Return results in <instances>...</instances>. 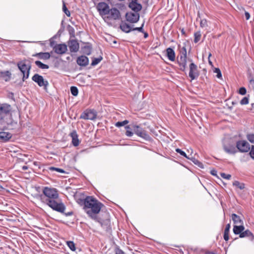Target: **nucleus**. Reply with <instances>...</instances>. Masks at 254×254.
<instances>
[{
	"instance_id": "7ed1b4c3",
	"label": "nucleus",
	"mask_w": 254,
	"mask_h": 254,
	"mask_svg": "<svg viewBox=\"0 0 254 254\" xmlns=\"http://www.w3.org/2000/svg\"><path fill=\"white\" fill-rule=\"evenodd\" d=\"M17 65L18 69L23 74L22 80L24 81L25 79L29 77L31 65L30 64L27 65L25 63V60L19 62Z\"/></svg>"
},
{
	"instance_id": "f257e3e1",
	"label": "nucleus",
	"mask_w": 254,
	"mask_h": 254,
	"mask_svg": "<svg viewBox=\"0 0 254 254\" xmlns=\"http://www.w3.org/2000/svg\"><path fill=\"white\" fill-rule=\"evenodd\" d=\"M43 194L40 195V199L42 202L47 205L53 210L64 214L65 216H71L73 214L72 211L64 212L65 206L60 198L57 190L55 188L45 187L42 190Z\"/></svg>"
},
{
	"instance_id": "bf43d9fd",
	"label": "nucleus",
	"mask_w": 254,
	"mask_h": 254,
	"mask_svg": "<svg viewBox=\"0 0 254 254\" xmlns=\"http://www.w3.org/2000/svg\"><path fill=\"white\" fill-rule=\"evenodd\" d=\"M211 174L213 175H215L216 174L213 171L211 172Z\"/></svg>"
},
{
	"instance_id": "0eeeda50",
	"label": "nucleus",
	"mask_w": 254,
	"mask_h": 254,
	"mask_svg": "<svg viewBox=\"0 0 254 254\" xmlns=\"http://www.w3.org/2000/svg\"><path fill=\"white\" fill-rule=\"evenodd\" d=\"M236 148L241 152H248L250 149V145L246 140H239L236 143Z\"/></svg>"
},
{
	"instance_id": "6ab92c4d",
	"label": "nucleus",
	"mask_w": 254,
	"mask_h": 254,
	"mask_svg": "<svg viewBox=\"0 0 254 254\" xmlns=\"http://www.w3.org/2000/svg\"><path fill=\"white\" fill-rule=\"evenodd\" d=\"M239 237L241 238L247 237L251 241H254V234L248 229L245 231L244 230L242 233H241L239 235Z\"/></svg>"
},
{
	"instance_id": "052dcab7",
	"label": "nucleus",
	"mask_w": 254,
	"mask_h": 254,
	"mask_svg": "<svg viewBox=\"0 0 254 254\" xmlns=\"http://www.w3.org/2000/svg\"><path fill=\"white\" fill-rule=\"evenodd\" d=\"M211 56V54L209 53L208 55V59L210 58V57Z\"/></svg>"
},
{
	"instance_id": "2f4dec72",
	"label": "nucleus",
	"mask_w": 254,
	"mask_h": 254,
	"mask_svg": "<svg viewBox=\"0 0 254 254\" xmlns=\"http://www.w3.org/2000/svg\"><path fill=\"white\" fill-rule=\"evenodd\" d=\"M35 64L41 69H48L49 66L48 65L42 63L39 61H36L35 62Z\"/></svg>"
},
{
	"instance_id": "b1692460",
	"label": "nucleus",
	"mask_w": 254,
	"mask_h": 254,
	"mask_svg": "<svg viewBox=\"0 0 254 254\" xmlns=\"http://www.w3.org/2000/svg\"><path fill=\"white\" fill-rule=\"evenodd\" d=\"M70 136L72 138V143L73 146H77L79 144V141L78 138V135L75 130L72 131L70 133Z\"/></svg>"
},
{
	"instance_id": "f3484780",
	"label": "nucleus",
	"mask_w": 254,
	"mask_h": 254,
	"mask_svg": "<svg viewBox=\"0 0 254 254\" xmlns=\"http://www.w3.org/2000/svg\"><path fill=\"white\" fill-rule=\"evenodd\" d=\"M77 64L81 66H86L89 64V59L85 56H80L76 59Z\"/></svg>"
},
{
	"instance_id": "37998d69",
	"label": "nucleus",
	"mask_w": 254,
	"mask_h": 254,
	"mask_svg": "<svg viewBox=\"0 0 254 254\" xmlns=\"http://www.w3.org/2000/svg\"><path fill=\"white\" fill-rule=\"evenodd\" d=\"M176 151L177 153H179L181 155L186 157V158L190 159V158L187 155L186 153L184 151H182L181 149L179 148H177L176 149Z\"/></svg>"
},
{
	"instance_id": "39448f33",
	"label": "nucleus",
	"mask_w": 254,
	"mask_h": 254,
	"mask_svg": "<svg viewBox=\"0 0 254 254\" xmlns=\"http://www.w3.org/2000/svg\"><path fill=\"white\" fill-rule=\"evenodd\" d=\"M12 110L11 106L6 103L0 105V121L3 119L5 116L10 113Z\"/></svg>"
},
{
	"instance_id": "f8f14e48",
	"label": "nucleus",
	"mask_w": 254,
	"mask_h": 254,
	"mask_svg": "<svg viewBox=\"0 0 254 254\" xmlns=\"http://www.w3.org/2000/svg\"><path fill=\"white\" fill-rule=\"evenodd\" d=\"M94 220L99 223L101 227L106 231H108L111 230L110 220L109 218L103 220L97 216V220L96 219Z\"/></svg>"
},
{
	"instance_id": "e433bc0d",
	"label": "nucleus",
	"mask_w": 254,
	"mask_h": 254,
	"mask_svg": "<svg viewBox=\"0 0 254 254\" xmlns=\"http://www.w3.org/2000/svg\"><path fill=\"white\" fill-rule=\"evenodd\" d=\"M190 159L195 165H197L199 167L201 168H203V165L198 160L193 157L190 158Z\"/></svg>"
},
{
	"instance_id": "680f3d73",
	"label": "nucleus",
	"mask_w": 254,
	"mask_h": 254,
	"mask_svg": "<svg viewBox=\"0 0 254 254\" xmlns=\"http://www.w3.org/2000/svg\"><path fill=\"white\" fill-rule=\"evenodd\" d=\"M209 63L210 64H212V62H211L210 61H209Z\"/></svg>"
},
{
	"instance_id": "9d476101",
	"label": "nucleus",
	"mask_w": 254,
	"mask_h": 254,
	"mask_svg": "<svg viewBox=\"0 0 254 254\" xmlns=\"http://www.w3.org/2000/svg\"><path fill=\"white\" fill-rule=\"evenodd\" d=\"M97 8L101 15H107L110 12L109 6L105 2H99Z\"/></svg>"
},
{
	"instance_id": "3c124183",
	"label": "nucleus",
	"mask_w": 254,
	"mask_h": 254,
	"mask_svg": "<svg viewBox=\"0 0 254 254\" xmlns=\"http://www.w3.org/2000/svg\"><path fill=\"white\" fill-rule=\"evenodd\" d=\"M223 237L225 241H228L229 239V233L224 232Z\"/></svg>"
},
{
	"instance_id": "aec40b11",
	"label": "nucleus",
	"mask_w": 254,
	"mask_h": 254,
	"mask_svg": "<svg viewBox=\"0 0 254 254\" xmlns=\"http://www.w3.org/2000/svg\"><path fill=\"white\" fill-rule=\"evenodd\" d=\"M32 56L37 57L41 60H47L50 58L51 55L48 52H40L33 54Z\"/></svg>"
},
{
	"instance_id": "a18cd8bd",
	"label": "nucleus",
	"mask_w": 254,
	"mask_h": 254,
	"mask_svg": "<svg viewBox=\"0 0 254 254\" xmlns=\"http://www.w3.org/2000/svg\"><path fill=\"white\" fill-rule=\"evenodd\" d=\"M143 26H144V23L141 25V26L139 27H135V28H133L132 29V30L133 31H138L140 32H144V30H143Z\"/></svg>"
},
{
	"instance_id": "20e7f679",
	"label": "nucleus",
	"mask_w": 254,
	"mask_h": 254,
	"mask_svg": "<svg viewBox=\"0 0 254 254\" xmlns=\"http://www.w3.org/2000/svg\"><path fill=\"white\" fill-rule=\"evenodd\" d=\"M133 131L137 135L145 140H149L151 137L147 133L146 131L140 127L139 126L133 125Z\"/></svg>"
},
{
	"instance_id": "423d86ee",
	"label": "nucleus",
	"mask_w": 254,
	"mask_h": 254,
	"mask_svg": "<svg viewBox=\"0 0 254 254\" xmlns=\"http://www.w3.org/2000/svg\"><path fill=\"white\" fill-rule=\"evenodd\" d=\"M32 80L37 83L39 86H44L45 89L47 88L49 84L47 80H45L42 75L37 73L35 74L32 76Z\"/></svg>"
},
{
	"instance_id": "a878e982",
	"label": "nucleus",
	"mask_w": 254,
	"mask_h": 254,
	"mask_svg": "<svg viewBox=\"0 0 254 254\" xmlns=\"http://www.w3.org/2000/svg\"><path fill=\"white\" fill-rule=\"evenodd\" d=\"M245 230V227L243 225H234L233 227V232L235 235H240Z\"/></svg>"
},
{
	"instance_id": "603ef678",
	"label": "nucleus",
	"mask_w": 254,
	"mask_h": 254,
	"mask_svg": "<svg viewBox=\"0 0 254 254\" xmlns=\"http://www.w3.org/2000/svg\"><path fill=\"white\" fill-rule=\"evenodd\" d=\"M251 157L254 159V145H252L251 150L249 153Z\"/></svg>"
},
{
	"instance_id": "5701e85b",
	"label": "nucleus",
	"mask_w": 254,
	"mask_h": 254,
	"mask_svg": "<svg viewBox=\"0 0 254 254\" xmlns=\"http://www.w3.org/2000/svg\"><path fill=\"white\" fill-rule=\"evenodd\" d=\"M166 51V56L168 59L172 62L175 61L176 55L174 50L171 48H168Z\"/></svg>"
},
{
	"instance_id": "4c0bfd02",
	"label": "nucleus",
	"mask_w": 254,
	"mask_h": 254,
	"mask_svg": "<svg viewBox=\"0 0 254 254\" xmlns=\"http://www.w3.org/2000/svg\"><path fill=\"white\" fill-rule=\"evenodd\" d=\"M70 92L72 95L76 96L78 93V90L76 87L71 86L70 87Z\"/></svg>"
},
{
	"instance_id": "58836bf2",
	"label": "nucleus",
	"mask_w": 254,
	"mask_h": 254,
	"mask_svg": "<svg viewBox=\"0 0 254 254\" xmlns=\"http://www.w3.org/2000/svg\"><path fill=\"white\" fill-rule=\"evenodd\" d=\"M67 245L69 248L72 251H74L76 249L75 244L72 241H67L66 242Z\"/></svg>"
},
{
	"instance_id": "49530a36",
	"label": "nucleus",
	"mask_w": 254,
	"mask_h": 254,
	"mask_svg": "<svg viewBox=\"0 0 254 254\" xmlns=\"http://www.w3.org/2000/svg\"><path fill=\"white\" fill-rule=\"evenodd\" d=\"M214 72L215 73H217L216 76L218 78H221L222 77L221 72V71H220L219 68H215V70H214Z\"/></svg>"
},
{
	"instance_id": "393cba45",
	"label": "nucleus",
	"mask_w": 254,
	"mask_h": 254,
	"mask_svg": "<svg viewBox=\"0 0 254 254\" xmlns=\"http://www.w3.org/2000/svg\"><path fill=\"white\" fill-rule=\"evenodd\" d=\"M231 219L235 225H243V221L239 215L233 213L231 215Z\"/></svg>"
},
{
	"instance_id": "ddd939ff",
	"label": "nucleus",
	"mask_w": 254,
	"mask_h": 254,
	"mask_svg": "<svg viewBox=\"0 0 254 254\" xmlns=\"http://www.w3.org/2000/svg\"><path fill=\"white\" fill-rule=\"evenodd\" d=\"M187 57H183L182 56H178L177 63L179 65V69L184 71L187 67Z\"/></svg>"
},
{
	"instance_id": "09e8293b",
	"label": "nucleus",
	"mask_w": 254,
	"mask_h": 254,
	"mask_svg": "<svg viewBox=\"0 0 254 254\" xmlns=\"http://www.w3.org/2000/svg\"><path fill=\"white\" fill-rule=\"evenodd\" d=\"M246 92H247L246 89L245 87H241L239 90V94H240L242 95H245L246 93Z\"/></svg>"
},
{
	"instance_id": "c85d7f7f",
	"label": "nucleus",
	"mask_w": 254,
	"mask_h": 254,
	"mask_svg": "<svg viewBox=\"0 0 254 254\" xmlns=\"http://www.w3.org/2000/svg\"><path fill=\"white\" fill-rule=\"evenodd\" d=\"M11 73L9 71H6L0 72V77L3 78L5 81H8L11 77Z\"/></svg>"
},
{
	"instance_id": "6e6d98bb",
	"label": "nucleus",
	"mask_w": 254,
	"mask_h": 254,
	"mask_svg": "<svg viewBox=\"0 0 254 254\" xmlns=\"http://www.w3.org/2000/svg\"><path fill=\"white\" fill-rule=\"evenodd\" d=\"M245 15L246 20H249L250 19V13L248 12L245 11Z\"/></svg>"
},
{
	"instance_id": "c756f323",
	"label": "nucleus",
	"mask_w": 254,
	"mask_h": 254,
	"mask_svg": "<svg viewBox=\"0 0 254 254\" xmlns=\"http://www.w3.org/2000/svg\"><path fill=\"white\" fill-rule=\"evenodd\" d=\"M125 129H126L125 134L128 137L132 136L133 134V126L132 127L130 126H125Z\"/></svg>"
},
{
	"instance_id": "7c9ffc66",
	"label": "nucleus",
	"mask_w": 254,
	"mask_h": 254,
	"mask_svg": "<svg viewBox=\"0 0 254 254\" xmlns=\"http://www.w3.org/2000/svg\"><path fill=\"white\" fill-rule=\"evenodd\" d=\"M179 49V55L178 56H182L183 57H187V52L186 47V45H184L183 47H181L179 45L178 46Z\"/></svg>"
},
{
	"instance_id": "e2e57ef3",
	"label": "nucleus",
	"mask_w": 254,
	"mask_h": 254,
	"mask_svg": "<svg viewBox=\"0 0 254 254\" xmlns=\"http://www.w3.org/2000/svg\"><path fill=\"white\" fill-rule=\"evenodd\" d=\"M182 32L183 33H184V32L183 30L182 31Z\"/></svg>"
},
{
	"instance_id": "c9c22d12",
	"label": "nucleus",
	"mask_w": 254,
	"mask_h": 254,
	"mask_svg": "<svg viewBox=\"0 0 254 254\" xmlns=\"http://www.w3.org/2000/svg\"><path fill=\"white\" fill-rule=\"evenodd\" d=\"M233 185L238 187L240 190H243L245 188V184L240 183L239 181H235L233 183Z\"/></svg>"
},
{
	"instance_id": "5fc2aeb1",
	"label": "nucleus",
	"mask_w": 254,
	"mask_h": 254,
	"mask_svg": "<svg viewBox=\"0 0 254 254\" xmlns=\"http://www.w3.org/2000/svg\"><path fill=\"white\" fill-rule=\"evenodd\" d=\"M116 254H125V253L120 249L117 248L116 249Z\"/></svg>"
},
{
	"instance_id": "13d9d810",
	"label": "nucleus",
	"mask_w": 254,
	"mask_h": 254,
	"mask_svg": "<svg viewBox=\"0 0 254 254\" xmlns=\"http://www.w3.org/2000/svg\"><path fill=\"white\" fill-rule=\"evenodd\" d=\"M28 168V167L27 166H23L22 167V170H24V171H25V170H27Z\"/></svg>"
},
{
	"instance_id": "79ce46f5",
	"label": "nucleus",
	"mask_w": 254,
	"mask_h": 254,
	"mask_svg": "<svg viewBox=\"0 0 254 254\" xmlns=\"http://www.w3.org/2000/svg\"><path fill=\"white\" fill-rule=\"evenodd\" d=\"M247 139L251 143H254V133H249L247 135Z\"/></svg>"
},
{
	"instance_id": "1a4fd4ad",
	"label": "nucleus",
	"mask_w": 254,
	"mask_h": 254,
	"mask_svg": "<svg viewBox=\"0 0 254 254\" xmlns=\"http://www.w3.org/2000/svg\"><path fill=\"white\" fill-rule=\"evenodd\" d=\"M96 112L93 110H86L80 116V119L94 120L96 118Z\"/></svg>"
},
{
	"instance_id": "a19ab883",
	"label": "nucleus",
	"mask_w": 254,
	"mask_h": 254,
	"mask_svg": "<svg viewBox=\"0 0 254 254\" xmlns=\"http://www.w3.org/2000/svg\"><path fill=\"white\" fill-rule=\"evenodd\" d=\"M49 170L50 171H56L58 172H60V173H65V171L62 169H61V168H56V167H50L49 168Z\"/></svg>"
},
{
	"instance_id": "4d7b16f0",
	"label": "nucleus",
	"mask_w": 254,
	"mask_h": 254,
	"mask_svg": "<svg viewBox=\"0 0 254 254\" xmlns=\"http://www.w3.org/2000/svg\"><path fill=\"white\" fill-rule=\"evenodd\" d=\"M142 33H143V34H144V38H147L148 37V34L146 32H145L144 31V32H142Z\"/></svg>"
},
{
	"instance_id": "8fccbe9b",
	"label": "nucleus",
	"mask_w": 254,
	"mask_h": 254,
	"mask_svg": "<svg viewBox=\"0 0 254 254\" xmlns=\"http://www.w3.org/2000/svg\"><path fill=\"white\" fill-rule=\"evenodd\" d=\"M221 176L224 178V179H227V180H230L231 178V175L230 174H226L225 173H221Z\"/></svg>"
},
{
	"instance_id": "dca6fc26",
	"label": "nucleus",
	"mask_w": 254,
	"mask_h": 254,
	"mask_svg": "<svg viewBox=\"0 0 254 254\" xmlns=\"http://www.w3.org/2000/svg\"><path fill=\"white\" fill-rule=\"evenodd\" d=\"M223 149L224 151L230 154H234L238 152L236 147L233 144H224L223 145Z\"/></svg>"
},
{
	"instance_id": "864d4df0",
	"label": "nucleus",
	"mask_w": 254,
	"mask_h": 254,
	"mask_svg": "<svg viewBox=\"0 0 254 254\" xmlns=\"http://www.w3.org/2000/svg\"><path fill=\"white\" fill-rule=\"evenodd\" d=\"M230 228H231L230 223L227 224L226 225V227H225V230H224V232H229V233Z\"/></svg>"
},
{
	"instance_id": "473e14b6",
	"label": "nucleus",
	"mask_w": 254,
	"mask_h": 254,
	"mask_svg": "<svg viewBox=\"0 0 254 254\" xmlns=\"http://www.w3.org/2000/svg\"><path fill=\"white\" fill-rule=\"evenodd\" d=\"M102 57H99L97 58H93L91 65L92 66H95L98 64L102 60Z\"/></svg>"
},
{
	"instance_id": "f03ea898",
	"label": "nucleus",
	"mask_w": 254,
	"mask_h": 254,
	"mask_svg": "<svg viewBox=\"0 0 254 254\" xmlns=\"http://www.w3.org/2000/svg\"><path fill=\"white\" fill-rule=\"evenodd\" d=\"M80 201L84 204L83 209L88 216L93 220H97L98 214L104 206L103 204L90 196Z\"/></svg>"
},
{
	"instance_id": "72a5a7b5",
	"label": "nucleus",
	"mask_w": 254,
	"mask_h": 254,
	"mask_svg": "<svg viewBox=\"0 0 254 254\" xmlns=\"http://www.w3.org/2000/svg\"><path fill=\"white\" fill-rule=\"evenodd\" d=\"M129 123V121L128 120H124L123 122H117L115 125L116 127H120L123 126H125Z\"/></svg>"
},
{
	"instance_id": "412c9836",
	"label": "nucleus",
	"mask_w": 254,
	"mask_h": 254,
	"mask_svg": "<svg viewBox=\"0 0 254 254\" xmlns=\"http://www.w3.org/2000/svg\"><path fill=\"white\" fill-rule=\"evenodd\" d=\"M109 14H110L111 18L115 20L119 19L121 16L120 11L116 8H112L110 9Z\"/></svg>"
},
{
	"instance_id": "ea45409f",
	"label": "nucleus",
	"mask_w": 254,
	"mask_h": 254,
	"mask_svg": "<svg viewBox=\"0 0 254 254\" xmlns=\"http://www.w3.org/2000/svg\"><path fill=\"white\" fill-rule=\"evenodd\" d=\"M63 10L68 17H69L70 16V13L69 11L67 9L65 5V3L64 1H63Z\"/></svg>"
},
{
	"instance_id": "4be33fe9",
	"label": "nucleus",
	"mask_w": 254,
	"mask_h": 254,
	"mask_svg": "<svg viewBox=\"0 0 254 254\" xmlns=\"http://www.w3.org/2000/svg\"><path fill=\"white\" fill-rule=\"evenodd\" d=\"M120 29L124 32L128 33L133 31V28L126 22H122L120 25Z\"/></svg>"
},
{
	"instance_id": "4468645a",
	"label": "nucleus",
	"mask_w": 254,
	"mask_h": 254,
	"mask_svg": "<svg viewBox=\"0 0 254 254\" xmlns=\"http://www.w3.org/2000/svg\"><path fill=\"white\" fill-rule=\"evenodd\" d=\"M68 46L71 52L76 53L79 50V45L76 40H69L68 42Z\"/></svg>"
},
{
	"instance_id": "9b49d317",
	"label": "nucleus",
	"mask_w": 254,
	"mask_h": 254,
	"mask_svg": "<svg viewBox=\"0 0 254 254\" xmlns=\"http://www.w3.org/2000/svg\"><path fill=\"white\" fill-rule=\"evenodd\" d=\"M139 14L137 13L127 12L126 14V20L131 23H135L139 19Z\"/></svg>"
},
{
	"instance_id": "6e6552de",
	"label": "nucleus",
	"mask_w": 254,
	"mask_h": 254,
	"mask_svg": "<svg viewBox=\"0 0 254 254\" xmlns=\"http://www.w3.org/2000/svg\"><path fill=\"white\" fill-rule=\"evenodd\" d=\"M189 75L191 80L197 79L199 75L197 65L192 63L189 65Z\"/></svg>"
},
{
	"instance_id": "2eb2a0df",
	"label": "nucleus",
	"mask_w": 254,
	"mask_h": 254,
	"mask_svg": "<svg viewBox=\"0 0 254 254\" xmlns=\"http://www.w3.org/2000/svg\"><path fill=\"white\" fill-rule=\"evenodd\" d=\"M55 52L58 54L63 55L67 50V46L65 44H59L56 45L54 47Z\"/></svg>"
},
{
	"instance_id": "c03bdc74",
	"label": "nucleus",
	"mask_w": 254,
	"mask_h": 254,
	"mask_svg": "<svg viewBox=\"0 0 254 254\" xmlns=\"http://www.w3.org/2000/svg\"><path fill=\"white\" fill-rule=\"evenodd\" d=\"M200 27L202 28H204L207 27V21L206 19H202L200 20Z\"/></svg>"
},
{
	"instance_id": "a211bd4d",
	"label": "nucleus",
	"mask_w": 254,
	"mask_h": 254,
	"mask_svg": "<svg viewBox=\"0 0 254 254\" xmlns=\"http://www.w3.org/2000/svg\"><path fill=\"white\" fill-rule=\"evenodd\" d=\"M137 0H132L128 4L129 7L136 12H138L142 8L141 4L137 3Z\"/></svg>"
},
{
	"instance_id": "cd10ccee",
	"label": "nucleus",
	"mask_w": 254,
	"mask_h": 254,
	"mask_svg": "<svg viewBox=\"0 0 254 254\" xmlns=\"http://www.w3.org/2000/svg\"><path fill=\"white\" fill-rule=\"evenodd\" d=\"M11 137V134L9 132L5 131L0 132V139L3 141H8Z\"/></svg>"
},
{
	"instance_id": "bb28decb",
	"label": "nucleus",
	"mask_w": 254,
	"mask_h": 254,
	"mask_svg": "<svg viewBox=\"0 0 254 254\" xmlns=\"http://www.w3.org/2000/svg\"><path fill=\"white\" fill-rule=\"evenodd\" d=\"M82 52L87 55H90L92 51V46L89 43H87L81 48Z\"/></svg>"
},
{
	"instance_id": "de8ad7c7",
	"label": "nucleus",
	"mask_w": 254,
	"mask_h": 254,
	"mask_svg": "<svg viewBox=\"0 0 254 254\" xmlns=\"http://www.w3.org/2000/svg\"><path fill=\"white\" fill-rule=\"evenodd\" d=\"M241 105H247L249 103V98L245 97H244L240 101Z\"/></svg>"
},
{
	"instance_id": "f704fd0d",
	"label": "nucleus",
	"mask_w": 254,
	"mask_h": 254,
	"mask_svg": "<svg viewBox=\"0 0 254 254\" xmlns=\"http://www.w3.org/2000/svg\"><path fill=\"white\" fill-rule=\"evenodd\" d=\"M201 36V34L200 31H197L194 34V42L195 43H197L200 40Z\"/></svg>"
}]
</instances>
